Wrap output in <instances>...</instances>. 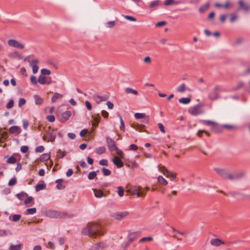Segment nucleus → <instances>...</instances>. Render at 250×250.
Returning a JSON list of instances; mask_svg holds the SVG:
<instances>
[{
    "instance_id": "nucleus-1",
    "label": "nucleus",
    "mask_w": 250,
    "mask_h": 250,
    "mask_svg": "<svg viewBox=\"0 0 250 250\" xmlns=\"http://www.w3.org/2000/svg\"><path fill=\"white\" fill-rule=\"evenodd\" d=\"M82 233L90 237L96 238L102 236L104 232L102 226L97 223H89L86 228L83 229Z\"/></svg>"
},
{
    "instance_id": "nucleus-2",
    "label": "nucleus",
    "mask_w": 250,
    "mask_h": 250,
    "mask_svg": "<svg viewBox=\"0 0 250 250\" xmlns=\"http://www.w3.org/2000/svg\"><path fill=\"white\" fill-rule=\"evenodd\" d=\"M202 105L197 104L191 107L188 109V112L191 115L197 116L204 113V110L202 108Z\"/></svg>"
},
{
    "instance_id": "nucleus-3",
    "label": "nucleus",
    "mask_w": 250,
    "mask_h": 250,
    "mask_svg": "<svg viewBox=\"0 0 250 250\" xmlns=\"http://www.w3.org/2000/svg\"><path fill=\"white\" fill-rule=\"evenodd\" d=\"M46 136L42 137V140L44 141H46V138H48L47 142H53L56 137V133L54 129H51L50 127L46 131Z\"/></svg>"
},
{
    "instance_id": "nucleus-4",
    "label": "nucleus",
    "mask_w": 250,
    "mask_h": 250,
    "mask_svg": "<svg viewBox=\"0 0 250 250\" xmlns=\"http://www.w3.org/2000/svg\"><path fill=\"white\" fill-rule=\"evenodd\" d=\"M214 170L223 179L225 180H229V177L230 175H231V173L229 169L214 168Z\"/></svg>"
},
{
    "instance_id": "nucleus-5",
    "label": "nucleus",
    "mask_w": 250,
    "mask_h": 250,
    "mask_svg": "<svg viewBox=\"0 0 250 250\" xmlns=\"http://www.w3.org/2000/svg\"><path fill=\"white\" fill-rule=\"evenodd\" d=\"M220 87L218 85L215 86L212 91L208 95V98L210 100L213 101L218 98L219 91Z\"/></svg>"
},
{
    "instance_id": "nucleus-6",
    "label": "nucleus",
    "mask_w": 250,
    "mask_h": 250,
    "mask_svg": "<svg viewBox=\"0 0 250 250\" xmlns=\"http://www.w3.org/2000/svg\"><path fill=\"white\" fill-rule=\"evenodd\" d=\"M106 142L108 146V148L110 151L112 152L117 148L115 142L113 139L107 136L106 137Z\"/></svg>"
},
{
    "instance_id": "nucleus-7",
    "label": "nucleus",
    "mask_w": 250,
    "mask_h": 250,
    "mask_svg": "<svg viewBox=\"0 0 250 250\" xmlns=\"http://www.w3.org/2000/svg\"><path fill=\"white\" fill-rule=\"evenodd\" d=\"M8 44L10 46H12L21 49H22L24 47V45L23 44H21L18 41L13 39H10L8 41Z\"/></svg>"
},
{
    "instance_id": "nucleus-8",
    "label": "nucleus",
    "mask_w": 250,
    "mask_h": 250,
    "mask_svg": "<svg viewBox=\"0 0 250 250\" xmlns=\"http://www.w3.org/2000/svg\"><path fill=\"white\" fill-rule=\"evenodd\" d=\"M67 214V212H62L55 210L49 211L48 212V215L51 217L54 218H62Z\"/></svg>"
},
{
    "instance_id": "nucleus-9",
    "label": "nucleus",
    "mask_w": 250,
    "mask_h": 250,
    "mask_svg": "<svg viewBox=\"0 0 250 250\" xmlns=\"http://www.w3.org/2000/svg\"><path fill=\"white\" fill-rule=\"evenodd\" d=\"M140 234V231H139L129 232L127 237V239H128L131 243H132L137 239Z\"/></svg>"
},
{
    "instance_id": "nucleus-10",
    "label": "nucleus",
    "mask_w": 250,
    "mask_h": 250,
    "mask_svg": "<svg viewBox=\"0 0 250 250\" xmlns=\"http://www.w3.org/2000/svg\"><path fill=\"white\" fill-rule=\"evenodd\" d=\"M72 113L70 111L67 110L63 112L61 117V122L62 123H64L67 121L69 117L71 116Z\"/></svg>"
},
{
    "instance_id": "nucleus-11",
    "label": "nucleus",
    "mask_w": 250,
    "mask_h": 250,
    "mask_svg": "<svg viewBox=\"0 0 250 250\" xmlns=\"http://www.w3.org/2000/svg\"><path fill=\"white\" fill-rule=\"evenodd\" d=\"M245 175L244 172L235 173L234 174L231 173L229 177V180L233 181L236 180H239L243 177Z\"/></svg>"
},
{
    "instance_id": "nucleus-12",
    "label": "nucleus",
    "mask_w": 250,
    "mask_h": 250,
    "mask_svg": "<svg viewBox=\"0 0 250 250\" xmlns=\"http://www.w3.org/2000/svg\"><path fill=\"white\" fill-rule=\"evenodd\" d=\"M128 214V212L127 211L119 212L114 213L112 216L116 220H120L125 217Z\"/></svg>"
},
{
    "instance_id": "nucleus-13",
    "label": "nucleus",
    "mask_w": 250,
    "mask_h": 250,
    "mask_svg": "<svg viewBox=\"0 0 250 250\" xmlns=\"http://www.w3.org/2000/svg\"><path fill=\"white\" fill-rule=\"evenodd\" d=\"M112 162L118 168H121L124 166L121 158L119 156H115L112 159Z\"/></svg>"
},
{
    "instance_id": "nucleus-14",
    "label": "nucleus",
    "mask_w": 250,
    "mask_h": 250,
    "mask_svg": "<svg viewBox=\"0 0 250 250\" xmlns=\"http://www.w3.org/2000/svg\"><path fill=\"white\" fill-rule=\"evenodd\" d=\"M222 125H219L217 123L214 122L212 126H211V130L215 133H221L222 131Z\"/></svg>"
},
{
    "instance_id": "nucleus-15",
    "label": "nucleus",
    "mask_w": 250,
    "mask_h": 250,
    "mask_svg": "<svg viewBox=\"0 0 250 250\" xmlns=\"http://www.w3.org/2000/svg\"><path fill=\"white\" fill-rule=\"evenodd\" d=\"M39 63V61L37 59L33 60L30 64V65L32 67V71L34 74H36L38 72L39 67L37 65V63Z\"/></svg>"
},
{
    "instance_id": "nucleus-16",
    "label": "nucleus",
    "mask_w": 250,
    "mask_h": 250,
    "mask_svg": "<svg viewBox=\"0 0 250 250\" xmlns=\"http://www.w3.org/2000/svg\"><path fill=\"white\" fill-rule=\"evenodd\" d=\"M9 131L11 134L17 133L19 134L21 133V130L19 126L14 125L11 126L9 128Z\"/></svg>"
},
{
    "instance_id": "nucleus-17",
    "label": "nucleus",
    "mask_w": 250,
    "mask_h": 250,
    "mask_svg": "<svg viewBox=\"0 0 250 250\" xmlns=\"http://www.w3.org/2000/svg\"><path fill=\"white\" fill-rule=\"evenodd\" d=\"M225 243L218 238L212 239L210 240V244L214 246H219L221 245H224Z\"/></svg>"
},
{
    "instance_id": "nucleus-18",
    "label": "nucleus",
    "mask_w": 250,
    "mask_h": 250,
    "mask_svg": "<svg viewBox=\"0 0 250 250\" xmlns=\"http://www.w3.org/2000/svg\"><path fill=\"white\" fill-rule=\"evenodd\" d=\"M106 247V245L103 242H100L95 244L91 248V250H99L100 248L104 249Z\"/></svg>"
},
{
    "instance_id": "nucleus-19",
    "label": "nucleus",
    "mask_w": 250,
    "mask_h": 250,
    "mask_svg": "<svg viewBox=\"0 0 250 250\" xmlns=\"http://www.w3.org/2000/svg\"><path fill=\"white\" fill-rule=\"evenodd\" d=\"M210 6V3L209 2H207L205 4L201 5L198 11L200 13H204L206 10H207Z\"/></svg>"
},
{
    "instance_id": "nucleus-20",
    "label": "nucleus",
    "mask_w": 250,
    "mask_h": 250,
    "mask_svg": "<svg viewBox=\"0 0 250 250\" xmlns=\"http://www.w3.org/2000/svg\"><path fill=\"white\" fill-rule=\"evenodd\" d=\"M34 99L35 100V103L36 105L42 104L44 100L43 98H41L38 95H34Z\"/></svg>"
},
{
    "instance_id": "nucleus-21",
    "label": "nucleus",
    "mask_w": 250,
    "mask_h": 250,
    "mask_svg": "<svg viewBox=\"0 0 250 250\" xmlns=\"http://www.w3.org/2000/svg\"><path fill=\"white\" fill-rule=\"evenodd\" d=\"M238 3L240 6V8L246 11H248L250 9V6L248 4H246L244 1L240 0L238 1Z\"/></svg>"
},
{
    "instance_id": "nucleus-22",
    "label": "nucleus",
    "mask_w": 250,
    "mask_h": 250,
    "mask_svg": "<svg viewBox=\"0 0 250 250\" xmlns=\"http://www.w3.org/2000/svg\"><path fill=\"white\" fill-rule=\"evenodd\" d=\"M62 96H63L62 95L59 93L55 92L51 98V101L53 103H55V102H57L58 99L62 98Z\"/></svg>"
},
{
    "instance_id": "nucleus-23",
    "label": "nucleus",
    "mask_w": 250,
    "mask_h": 250,
    "mask_svg": "<svg viewBox=\"0 0 250 250\" xmlns=\"http://www.w3.org/2000/svg\"><path fill=\"white\" fill-rule=\"evenodd\" d=\"M125 91L126 94H133L134 95H137L138 94V92L136 90L133 89L130 87H126L125 89Z\"/></svg>"
},
{
    "instance_id": "nucleus-24",
    "label": "nucleus",
    "mask_w": 250,
    "mask_h": 250,
    "mask_svg": "<svg viewBox=\"0 0 250 250\" xmlns=\"http://www.w3.org/2000/svg\"><path fill=\"white\" fill-rule=\"evenodd\" d=\"M131 242L126 239L121 245L122 250H126L127 248L131 245Z\"/></svg>"
},
{
    "instance_id": "nucleus-25",
    "label": "nucleus",
    "mask_w": 250,
    "mask_h": 250,
    "mask_svg": "<svg viewBox=\"0 0 250 250\" xmlns=\"http://www.w3.org/2000/svg\"><path fill=\"white\" fill-rule=\"evenodd\" d=\"M47 78L42 75H40L38 78V81L41 84H45L46 83Z\"/></svg>"
},
{
    "instance_id": "nucleus-26",
    "label": "nucleus",
    "mask_w": 250,
    "mask_h": 250,
    "mask_svg": "<svg viewBox=\"0 0 250 250\" xmlns=\"http://www.w3.org/2000/svg\"><path fill=\"white\" fill-rule=\"evenodd\" d=\"M160 4V0H154L151 2V3L149 5V8L153 10L155 9V8L158 6Z\"/></svg>"
},
{
    "instance_id": "nucleus-27",
    "label": "nucleus",
    "mask_w": 250,
    "mask_h": 250,
    "mask_svg": "<svg viewBox=\"0 0 250 250\" xmlns=\"http://www.w3.org/2000/svg\"><path fill=\"white\" fill-rule=\"evenodd\" d=\"M50 156L48 153H43L40 157V160L41 162H44L49 159Z\"/></svg>"
},
{
    "instance_id": "nucleus-28",
    "label": "nucleus",
    "mask_w": 250,
    "mask_h": 250,
    "mask_svg": "<svg viewBox=\"0 0 250 250\" xmlns=\"http://www.w3.org/2000/svg\"><path fill=\"white\" fill-rule=\"evenodd\" d=\"M146 127L145 125L144 124H136L134 125L133 127L136 130L139 131H142L143 129Z\"/></svg>"
},
{
    "instance_id": "nucleus-29",
    "label": "nucleus",
    "mask_w": 250,
    "mask_h": 250,
    "mask_svg": "<svg viewBox=\"0 0 250 250\" xmlns=\"http://www.w3.org/2000/svg\"><path fill=\"white\" fill-rule=\"evenodd\" d=\"M94 191L96 197L101 198L104 196L103 191L101 189H94Z\"/></svg>"
},
{
    "instance_id": "nucleus-30",
    "label": "nucleus",
    "mask_w": 250,
    "mask_h": 250,
    "mask_svg": "<svg viewBox=\"0 0 250 250\" xmlns=\"http://www.w3.org/2000/svg\"><path fill=\"white\" fill-rule=\"evenodd\" d=\"M191 101V99L190 98L187 97V98H181L179 100V102L184 104H189Z\"/></svg>"
},
{
    "instance_id": "nucleus-31",
    "label": "nucleus",
    "mask_w": 250,
    "mask_h": 250,
    "mask_svg": "<svg viewBox=\"0 0 250 250\" xmlns=\"http://www.w3.org/2000/svg\"><path fill=\"white\" fill-rule=\"evenodd\" d=\"M98 117H94L93 119V122L92 123V125L95 127L98 126L99 123L100 122L101 117L99 114H98Z\"/></svg>"
},
{
    "instance_id": "nucleus-32",
    "label": "nucleus",
    "mask_w": 250,
    "mask_h": 250,
    "mask_svg": "<svg viewBox=\"0 0 250 250\" xmlns=\"http://www.w3.org/2000/svg\"><path fill=\"white\" fill-rule=\"evenodd\" d=\"M157 180L158 182L161 185L166 186L167 184V181L162 176H159Z\"/></svg>"
},
{
    "instance_id": "nucleus-33",
    "label": "nucleus",
    "mask_w": 250,
    "mask_h": 250,
    "mask_svg": "<svg viewBox=\"0 0 250 250\" xmlns=\"http://www.w3.org/2000/svg\"><path fill=\"white\" fill-rule=\"evenodd\" d=\"M106 151V148L104 146H100L95 149V152L97 154H101Z\"/></svg>"
},
{
    "instance_id": "nucleus-34",
    "label": "nucleus",
    "mask_w": 250,
    "mask_h": 250,
    "mask_svg": "<svg viewBox=\"0 0 250 250\" xmlns=\"http://www.w3.org/2000/svg\"><path fill=\"white\" fill-rule=\"evenodd\" d=\"M179 3V2L178 1H175V0H165L164 4L166 6H168L172 4H177Z\"/></svg>"
},
{
    "instance_id": "nucleus-35",
    "label": "nucleus",
    "mask_w": 250,
    "mask_h": 250,
    "mask_svg": "<svg viewBox=\"0 0 250 250\" xmlns=\"http://www.w3.org/2000/svg\"><path fill=\"white\" fill-rule=\"evenodd\" d=\"M46 188L45 184H38L36 186V191H39L41 190H43Z\"/></svg>"
},
{
    "instance_id": "nucleus-36",
    "label": "nucleus",
    "mask_w": 250,
    "mask_h": 250,
    "mask_svg": "<svg viewBox=\"0 0 250 250\" xmlns=\"http://www.w3.org/2000/svg\"><path fill=\"white\" fill-rule=\"evenodd\" d=\"M177 91L180 93L184 92L186 90V85L185 83L180 84L176 89Z\"/></svg>"
},
{
    "instance_id": "nucleus-37",
    "label": "nucleus",
    "mask_w": 250,
    "mask_h": 250,
    "mask_svg": "<svg viewBox=\"0 0 250 250\" xmlns=\"http://www.w3.org/2000/svg\"><path fill=\"white\" fill-rule=\"evenodd\" d=\"M37 211V209L35 208H29L26 210L25 214H34Z\"/></svg>"
},
{
    "instance_id": "nucleus-38",
    "label": "nucleus",
    "mask_w": 250,
    "mask_h": 250,
    "mask_svg": "<svg viewBox=\"0 0 250 250\" xmlns=\"http://www.w3.org/2000/svg\"><path fill=\"white\" fill-rule=\"evenodd\" d=\"M200 122L202 123L203 124L206 125H211L212 126L213 124H214V122L210 121V120H200Z\"/></svg>"
},
{
    "instance_id": "nucleus-39",
    "label": "nucleus",
    "mask_w": 250,
    "mask_h": 250,
    "mask_svg": "<svg viewBox=\"0 0 250 250\" xmlns=\"http://www.w3.org/2000/svg\"><path fill=\"white\" fill-rule=\"evenodd\" d=\"M101 170L103 172V175L105 176H109L111 173V171L109 169L105 167H103Z\"/></svg>"
},
{
    "instance_id": "nucleus-40",
    "label": "nucleus",
    "mask_w": 250,
    "mask_h": 250,
    "mask_svg": "<svg viewBox=\"0 0 250 250\" xmlns=\"http://www.w3.org/2000/svg\"><path fill=\"white\" fill-rule=\"evenodd\" d=\"M21 244H19L18 245H11L10 247V250H20L21 249Z\"/></svg>"
},
{
    "instance_id": "nucleus-41",
    "label": "nucleus",
    "mask_w": 250,
    "mask_h": 250,
    "mask_svg": "<svg viewBox=\"0 0 250 250\" xmlns=\"http://www.w3.org/2000/svg\"><path fill=\"white\" fill-rule=\"evenodd\" d=\"M97 175V172L91 171L90 172L88 175V178L89 180H93L94 179Z\"/></svg>"
},
{
    "instance_id": "nucleus-42",
    "label": "nucleus",
    "mask_w": 250,
    "mask_h": 250,
    "mask_svg": "<svg viewBox=\"0 0 250 250\" xmlns=\"http://www.w3.org/2000/svg\"><path fill=\"white\" fill-rule=\"evenodd\" d=\"M146 115L145 113H136L134 115V117L136 119H142L145 117Z\"/></svg>"
},
{
    "instance_id": "nucleus-43",
    "label": "nucleus",
    "mask_w": 250,
    "mask_h": 250,
    "mask_svg": "<svg viewBox=\"0 0 250 250\" xmlns=\"http://www.w3.org/2000/svg\"><path fill=\"white\" fill-rule=\"evenodd\" d=\"M16 158L13 156H11L7 159V163L8 164H13L16 162Z\"/></svg>"
},
{
    "instance_id": "nucleus-44",
    "label": "nucleus",
    "mask_w": 250,
    "mask_h": 250,
    "mask_svg": "<svg viewBox=\"0 0 250 250\" xmlns=\"http://www.w3.org/2000/svg\"><path fill=\"white\" fill-rule=\"evenodd\" d=\"M17 183V178L16 177H13L12 179L10 180V181L8 182V186L10 187L13 186L15 185Z\"/></svg>"
},
{
    "instance_id": "nucleus-45",
    "label": "nucleus",
    "mask_w": 250,
    "mask_h": 250,
    "mask_svg": "<svg viewBox=\"0 0 250 250\" xmlns=\"http://www.w3.org/2000/svg\"><path fill=\"white\" fill-rule=\"evenodd\" d=\"M118 116L120 118V123H121V125L120 126V128L121 130H122L124 131H125V124H124V121L122 119L121 115L120 114H118Z\"/></svg>"
},
{
    "instance_id": "nucleus-46",
    "label": "nucleus",
    "mask_w": 250,
    "mask_h": 250,
    "mask_svg": "<svg viewBox=\"0 0 250 250\" xmlns=\"http://www.w3.org/2000/svg\"><path fill=\"white\" fill-rule=\"evenodd\" d=\"M50 74L51 71L46 68H43L41 70V75L42 76L49 75Z\"/></svg>"
},
{
    "instance_id": "nucleus-47",
    "label": "nucleus",
    "mask_w": 250,
    "mask_h": 250,
    "mask_svg": "<svg viewBox=\"0 0 250 250\" xmlns=\"http://www.w3.org/2000/svg\"><path fill=\"white\" fill-rule=\"evenodd\" d=\"M94 99L97 104H100L102 102L101 96L98 94L94 95Z\"/></svg>"
},
{
    "instance_id": "nucleus-48",
    "label": "nucleus",
    "mask_w": 250,
    "mask_h": 250,
    "mask_svg": "<svg viewBox=\"0 0 250 250\" xmlns=\"http://www.w3.org/2000/svg\"><path fill=\"white\" fill-rule=\"evenodd\" d=\"M117 188L118 189V194L119 196L122 197L124 195V189L122 187H118Z\"/></svg>"
},
{
    "instance_id": "nucleus-49",
    "label": "nucleus",
    "mask_w": 250,
    "mask_h": 250,
    "mask_svg": "<svg viewBox=\"0 0 250 250\" xmlns=\"http://www.w3.org/2000/svg\"><path fill=\"white\" fill-rule=\"evenodd\" d=\"M115 25V21H109L106 23V26L109 28H113Z\"/></svg>"
},
{
    "instance_id": "nucleus-50",
    "label": "nucleus",
    "mask_w": 250,
    "mask_h": 250,
    "mask_svg": "<svg viewBox=\"0 0 250 250\" xmlns=\"http://www.w3.org/2000/svg\"><path fill=\"white\" fill-rule=\"evenodd\" d=\"M44 150V147L42 146H39L36 147L35 148V151L36 152H42Z\"/></svg>"
},
{
    "instance_id": "nucleus-51",
    "label": "nucleus",
    "mask_w": 250,
    "mask_h": 250,
    "mask_svg": "<svg viewBox=\"0 0 250 250\" xmlns=\"http://www.w3.org/2000/svg\"><path fill=\"white\" fill-rule=\"evenodd\" d=\"M57 152L59 153V155H58V156L61 159L63 158L66 154L65 151H62L61 149H59Z\"/></svg>"
},
{
    "instance_id": "nucleus-52",
    "label": "nucleus",
    "mask_w": 250,
    "mask_h": 250,
    "mask_svg": "<svg viewBox=\"0 0 250 250\" xmlns=\"http://www.w3.org/2000/svg\"><path fill=\"white\" fill-rule=\"evenodd\" d=\"M25 195H27V194L25 192L22 191L20 193L17 194L16 196L19 200H21L22 197Z\"/></svg>"
},
{
    "instance_id": "nucleus-53",
    "label": "nucleus",
    "mask_w": 250,
    "mask_h": 250,
    "mask_svg": "<svg viewBox=\"0 0 250 250\" xmlns=\"http://www.w3.org/2000/svg\"><path fill=\"white\" fill-rule=\"evenodd\" d=\"M153 240V238L151 236H149V237H143L142 238H141L139 242H144L146 241H152Z\"/></svg>"
},
{
    "instance_id": "nucleus-54",
    "label": "nucleus",
    "mask_w": 250,
    "mask_h": 250,
    "mask_svg": "<svg viewBox=\"0 0 250 250\" xmlns=\"http://www.w3.org/2000/svg\"><path fill=\"white\" fill-rule=\"evenodd\" d=\"M14 101L12 99L10 100L7 104L6 107L8 109L12 108L14 106Z\"/></svg>"
},
{
    "instance_id": "nucleus-55",
    "label": "nucleus",
    "mask_w": 250,
    "mask_h": 250,
    "mask_svg": "<svg viewBox=\"0 0 250 250\" xmlns=\"http://www.w3.org/2000/svg\"><path fill=\"white\" fill-rule=\"evenodd\" d=\"M114 150H116V152H117V154L120 156V157L122 158H124V153H123V152L119 149L117 147V148H116Z\"/></svg>"
},
{
    "instance_id": "nucleus-56",
    "label": "nucleus",
    "mask_w": 250,
    "mask_h": 250,
    "mask_svg": "<svg viewBox=\"0 0 250 250\" xmlns=\"http://www.w3.org/2000/svg\"><path fill=\"white\" fill-rule=\"evenodd\" d=\"M124 17L125 19L129 20L131 21H137L136 19L132 16L125 15L124 16Z\"/></svg>"
},
{
    "instance_id": "nucleus-57",
    "label": "nucleus",
    "mask_w": 250,
    "mask_h": 250,
    "mask_svg": "<svg viewBox=\"0 0 250 250\" xmlns=\"http://www.w3.org/2000/svg\"><path fill=\"white\" fill-rule=\"evenodd\" d=\"M28 149H29V147L27 146H22L21 147V151L23 153H26L28 151Z\"/></svg>"
},
{
    "instance_id": "nucleus-58",
    "label": "nucleus",
    "mask_w": 250,
    "mask_h": 250,
    "mask_svg": "<svg viewBox=\"0 0 250 250\" xmlns=\"http://www.w3.org/2000/svg\"><path fill=\"white\" fill-rule=\"evenodd\" d=\"M30 81L32 84H36L38 82V80L35 76H31L30 77Z\"/></svg>"
},
{
    "instance_id": "nucleus-59",
    "label": "nucleus",
    "mask_w": 250,
    "mask_h": 250,
    "mask_svg": "<svg viewBox=\"0 0 250 250\" xmlns=\"http://www.w3.org/2000/svg\"><path fill=\"white\" fill-rule=\"evenodd\" d=\"M99 164L101 166H108V161L106 159H102L99 161Z\"/></svg>"
},
{
    "instance_id": "nucleus-60",
    "label": "nucleus",
    "mask_w": 250,
    "mask_h": 250,
    "mask_svg": "<svg viewBox=\"0 0 250 250\" xmlns=\"http://www.w3.org/2000/svg\"><path fill=\"white\" fill-rule=\"evenodd\" d=\"M21 217V215L20 214H14L13 216L12 220L14 222H17L19 221Z\"/></svg>"
},
{
    "instance_id": "nucleus-61",
    "label": "nucleus",
    "mask_w": 250,
    "mask_h": 250,
    "mask_svg": "<svg viewBox=\"0 0 250 250\" xmlns=\"http://www.w3.org/2000/svg\"><path fill=\"white\" fill-rule=\"evenodd\" d=\"M237 18V16L235 14H231L230 15V18L229 19L230 22H233Z\"/></svg>"
},
{
    "instance_id": "nucleus-62",
    "label": "nucleus",
    "mask_w": 250,
    "mask_h": 250,
    "mask_svg": "<svg viewBox=\"0 0 250 250\" xmlns=\"http://www.w3.org/2000/svg\"><path fill=\"white\" fill-rule=\"evenodd\" d=\"M34 200V198L32 196H28L27 198L24 200V203L25 204H28L33 200Z\"/></svg>"
},
{
    "instance_id": "nucleus-63",
    "label": "nucleus",
    "mask_w": 250,
    "mask_h": 250,
    "mask_svg": "<svg viewBox=\"0 0 250 250\" xmlns=\"http://www.w3.org/2000/svg\"><path fill=\"white\" fill-rule=\"evenodd\" d=\"M26 103V100L24 98H20L19 101L18 105L21 107L22 105L25 104Z\"/></svg>"
},
{
    "instance_id": "nucleus-64",
    "label": "nucleus",
    "mask_w": 250,
    "mask_h": 250,
    "mask_svg": "<svg viewBox=\"0 0 250 250\" xmlns=\"http://www.w3.org/2000/svg\"><path fill=\"white\" fill-rule=\"evenodd\" d=\"M129 149L133 151H136L138 149V147L136 145L131 144L129 146Z\"/></svg>"
}]
</instances>
